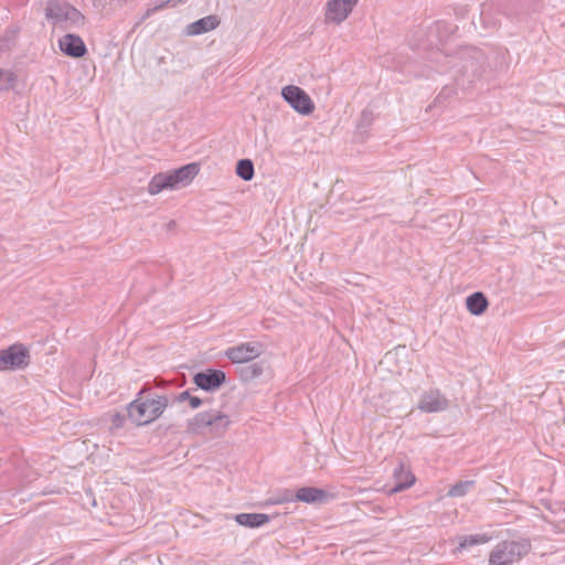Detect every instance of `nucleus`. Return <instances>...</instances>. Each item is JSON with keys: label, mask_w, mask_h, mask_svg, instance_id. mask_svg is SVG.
Returning <instances> with one entry per match:
<instances>
[{"label": "nucleus", "mask_w": 565, "mask_h": 565, "mask_svg": "<svg viewBox=\"0 0 565 565\" xmlns=\"http://www.w3.org/2000/svg\"><path fill=\"white\" fill-rule=\"evenodd\" d=\"M149 390L146 384L138 393L136 399L128 405V416L138 426L147 425L159 418L169 404V398L166 395L158 396L157 398L143 399L142 394Z\"/></svg>", "instance_id": "1"}, {"label": "nucleus", "mask_w": 565, "mask_h": 565, "mask_svg": "<svg viewBox=\"0 0 565 565\" xmlns=\"http://www.w3.org/2000/svg\"><path fill=\"white\" fill-rule=\"evenodd\" d=\"M231 419L228 415L211 409L194 415L186 423V431L191 435L210 434L212 436H222L228 428Z\"/></svg>", "instance_id": "2"}, {"label": "nucleus", "mask_w": 565, "mask_h": 565, "mask_svg": "<svg viewBox=\"0 0 565 565\" xmlns=\"http://www.w3.org/2000/svg\"><path fill=\"white\" fill-rule=\"evenodd\" d=\"M45 18L63 30L79 29L85 23V17L76 8L60 0L46 2Z\"/></svg>", "instance_id": "3"}, {"label": "nucleus", "mask_w": 565, "mask_h": 565, "mask_svg": "<svg viewBox=\"0 0 565 565\" xmlns=\"http://www.w3.org/2000/svg\"><path fill=\"white\" fill-rule=\"evenodd\" d=\"M531 550L529 540L503 541L490 553V565H509L521 559Z\"/></svg>", "instance_id": "4"}, {"label": "nucleus", "mask_w": 565, "mask_h": 565, "mask_svg": "<svg viewBox=\"0 0 565 565\" xmlns=\"http://www.w3.org/2000/svg\"><path fill=\"white\" fill-rule=\"evenodd\" d=\"M281 96L300 115L307 116L315 110V104L310 96L298 86H285L281 89Z\"/></svg>", "instance_id": "5"}, {"label": "nucleus", "mask_w": 565, "mask_h": 565, "mask_svg": "<svg viewBox=\"0 0 565 565\" xmlns=\"http://www.w3.org/2000/svg\"><path fill=\"white\" fill-rule=\"evenodd\" d=\"M30 354L22 344H13L0 351V371L23 369L29 364Z\"/></svg>", "instance_id": "6"}, {"label": "nucleus", "mask_w": 565, "mask_h": 565, "mask_svg": "<svg viewBox=\"0 0 565 565\" xmlns=\"http://www.w3.org/2000/svg\"><path fill=\"white\" fill-rule=\"evenodd\" d=\"M359 0H329L326 9V22L341 24L352 12Z\"/></svg>", "instance_id": "7"}, {"label": "nucleus", "mask_w": 565, "mask_h": 565, "mask_svg": "<svg viewBox=\"0 0 565 565\" xmlns=\"http://www.w3.org/2000/svg\"><path fill=\"white\" fill-rule=\"evenodd\" d=\"M263 353V345L258 342H246L228 348L225 355L233 363H247Z\"/></svg>", "instance_id": "8"}, {"label": "nucleus", "mask_w": 565, "mask_h": 565, "mask_svg": "<svg viewBox=\"0 0 565 565\" xmlns=\"http://www.w3.org/2000/svg\"><path fill=\"white\" fill-rule=\"evenodd\" d=\"M226 381V374L221 370L207 369L194 375V384L206 392L217 391Z\"/></svg>", "instance_id": "9"}, {"label": "nucleus", "mask_w": 565, "mask_h": 565, "mask_svg": "<svg viewBox=\"0 0 565 565\" xmlns=\"http://www.w3.org/2000/svg\"><path fill=\"white\" fill-rule=\"evenodd\" d=\"M448 406V399L438 390L425 392L418 403V408L425 413L441 412L447 409Z\"/></svg>", "instance_id": "10"}, {"label": "nucleus", "mask_w": 565, "mask_h": 565, "mask_svg": "<svg viewBox=\"0 0 565 565\" xmlns=\"http://www.w3.org/2000/svg\"><path fill=\"white\" fill-rule=\"evenodd\" d=\"M61 51L72 57H82L86 53V45L81 36L67 33L58 41Z\"/></svg>", "instance_id": "11"}, {"label": "nucleus", "mask_w": 565, "mask_h": 565, "mask_svg": "<svg viewBox=\"0 0 565 565\" xmlns=\"http://www.w3.org/2000/svg\"><path fill=\"white\" fill-rule=\"evenodd\" d=\"M393 478L395 480V486L388 491L390 494H395L405 489H408L415 483V476L412 473L411 469L401 462L393 472Z\"/></svg>", "instance_id": "12"}, {"label": "nucleus", "mask_w": 565, "mask_h": 565, "mask_svg": "<svg viewBox=\"0 0 565 565\" xmlns=\"http://www.w3.org/2000/svg\"><path fill=\"white\" fill-rule=\"evenodd\" d=\"M484 54L479 50H472L471 55L465 60L462 72L472 78L481 76L484 65Z\"/></svg>", "instance_id": "13"}, {"label": "nucleus", "mask_w": 565, "mask_h": 565, "mask_svg": "<svg viewBox=\"0 0 565 565\" xmlns=\"http://www.w3.org/2000/svg\"><path fill=\"white\" fill-rule=\"evenodd\" d=\"M220 25V19L217 15H207L190 23L186 29V35H200L216 29Z\"/></svg>", "instance_id": "14"}, {"label": "nucleus", "mask_w": 565, "mask_h": 565, "mask_svg": "<svg viewBox=\"0 0 565 565\" xmlns=\"http://www.w3.org/2000/svg\"><path fill=\"white\" fill-rule=\"evenodd\" d=\"M199 171L200 167L198 163H189L170 172L174 188L179 184H188L199 173Z\"/></svg>", "instance_id": "15"}, {"label": "nucleus", "mask_w": 565, "mask_h": 565, "mask_svg": "<svg viewBox=\"0 0 565 565\" xmlns=\"http://www.w3.org/2000/svg\"><path fill=\"white\" fill-rule=\"evenodd\" d=\"M295 498L296 500L306 503H318L323 502L328 498V493L319 488L303 487L298 489Z\"/></svg>", "instance_id": "16"}, {"label": "nucleus", "mask_w": 565, "mask_h": 565, "mask_svg": "<svg viewBox=\"0 0 565 565\" xmlns=\"http://www.w3.org/2000/svg\"><path fill=\"white\" fill-rule=\"evenodd\" d=\"M270 520L268 514L265 513H239L235 515V521L245 527H259Z\"/></svg>", "instance_id": "17"}, {"label": "nucleus", "mask_w": 565, "mask_h": 565, "mask_svg": "<svg viewBox=\"0 0 565 565\" xmlns=\"http://www.w3.org/2000/svg\"><path fill=\"white\" fill-rule=\"evenodd\" d=\"M466 306L471 315L480 316L487 310L489 302L483 292L477 291L467 297Z\"/></svg>", "instance_id": "18"}, {"label": "nucleus", "mask_w": 565, "mask_h": 565, "mask_svg": "<svg viewBox=\"0 0 565 565\" xmlns=\"http://www.w3.org/2000/svg\"><path fill=\"white\" fill-rule=\"evenodd\" d=\"M166 189H174L171 173H158L152 177L148 184V192L156 195Z\"/></svg>", "instance_id": "19"}, {"label": "nucleus", "mask_w": 565, "mask_h": 565, "mask_svg": "<svg viewBox=\"0 0 565 565\" xmlns=\"http://www.w3.org/2000/svg\"><path fill=\"white\" fill-rule=\"evenodd\" d=\"M492 539L491 535L487 533L472 534V535H462L458 537V547L457 552H461L467 547H471L478 544L488 543Z\"/></svg>", "instance_id": "20"}, {"label": "nucleus", "mask_w": 565, "mask_h": 565, "mask_svg": "<svg viewBox=\"0 0 565 565\" xmlns=\"http://www.w3.org/2000/svg\"><path fill=\"white\" fill-rule=\"evenodd\" d=\"M236 174L244 181H250L254 178V164L249 159H241L236 164Z\"/></svg>", "instance_id": "21"}, {"label": "nucleus", "mask_w": 565, "mask_h": 565, "mask_svg": "<svg viewBox=\"0 0 565 565\" xmlns=\"http://www.w3.org/2000/svg\"><path fill=\"white\" fill-rule=\"evenodd\" d=\"M263 372H264V363L256 362V363H252V364L245 366L242 370L241 375L244 381H250L253 379L260 376L263 374Z\"/></svg>", "instance_id": "22"}, {"label": "nucleus", "mask_w": 565, "mask_h": 565, "mask_svg": "<svg viewBox=\"0 0 565 565\" xmlns=\"http://www.w3.org/2000/svg\"><path fill=\"white\" fill-rule=\"evenodd\" d=\"M430 32L436 33L439 41L443 42L446 41L449 34L452 32V26L447 22L439 21L435 24L434 28H431Z\"/></svg>", "instance_id": "23"}, {"label": "nucleus", "mask_w": 565, "mask_h": 565, "mask_svg": "<svg viewBox=\"0 0 565 565\" xmlns=\"http://www.w3.org/2000/svg\"><path fill=\"white\" fill-rule=\"evenodd\" d=\"M14 83L15 75L11 71L0 68V92L12 88Z\"/></svg>", "instance_id": "24"}, {"label": "nucleus", "mask_w": 565, "mask_h": 565, "mask_svg": "<svg viewBox=\"0 0 565 565\" xmlns=\"http://www.w3.org/2000/svg\"><path fill=\"white\" fill-rule=\"evenodd\" d=\"M473 486V481H461L452 486L449 491L448 495L452 498L457 497H463L468 489Z\"/></svg>", "instance_id": "25"}, {"label": "nucleus", "mask_w": 565, "mask_h": 565, "mask_svg": "<svg viewBox=\"0 0 565 565\" xmlns=\"http://www.w3.org/2000/svg\"><path fill=\"white\" fill-rule=\"evenodd\" d=\"M185 1L186 0H164L160 4H157V6L152 7V8L147 9L143 19L149 18L154 12L163 9L167 6L175 7V6L180 4V3H184Z\"/></svg>", "instance_id": "26"}, {"label": "nucleus", "mask_w": 565, "mask_h": 565, "mask_svg": "<svg viewBox=\"0 0 565 565\" xmlns=\"http://www.w3.org/2000/svg\"><path fill=\"white\" fill-rule=\"evenodd\" d=\"M111 422H113V426L115 428H120L125 422V417H124V415H120L117 413V414L113 415Z\"/></svg>", "instance_id": "27"}, {"label": "nucleus", "mask_w": 565, "mask_h": 565, "mask_svg": "<svg viewBox=\"0 0 565 565\" xmlns=\"http://www.w3.org/2000/svg\"><path fill=\"white\" fill-rule=\"evenodd\" d=\"M189 404H190L191 408L195 409L203 404V401L196 396H191L189 399Z\"/></svg>", "instance_id": "28"}, {"label": "nucleus", "mask_w": 565, "mask_h": 565, "mask_svg": "<svg viewBox=\"0 0 565 565\" xmlns=\"http://www.w3.org/2000/svg\"><path fill=\"white\" fill-rule=\"evenodd\" d=\"M191 395H190V392L189 391H184L182 393H180L178 396H177V401L178 402H183L185 399H190Z\"/></svg>", "instance_id": "29"}, {"label": "nucleus", "mask_w": 565, "mask_h": 565, "mask_svg": "<svg viewBox=\"0 0 565 565\" xmlns=\"http://www.w3.org/2000/svg\"><path fill=\"white\" fill-rule=\"evenodd\" d=\"M291 500H294V495H292V493H290V492H286V493L284 494V498H282L281 500H279V502H284V501H291Z\"/></svg>", "instance_id": "30"}, {"label": "nucleus", "mask_w": 565, "mask_h": 565, "mask_svg": "<svg viewBox=\"0 0 565 565\" xmlns=\"http://www.w3.org/2000/svg\"><path fill=\"white\" fill-rule=\"evenodd\" d=\"M154 383H156V385H157V386H159V387H161V386L166 385V381H164V380H162V379H156V380H154Z\"/></svg>", "instance_id": "31"}, {"label": "nucleus", "mask_w": 565, "mask_h": 565, "mask_svg": "<svg viewBox=\"0 0 565 565\" xmlns=\"http://www.w3.org/2000/svg\"><path fill=\"white\" fill-rule=\"evenodd\" d=\"M2 415V411L0 409V416Z\"/></svg>", "instance_id": "32"}]
</instances>
